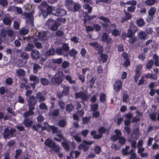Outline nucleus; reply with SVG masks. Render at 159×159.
<instances>
[{"label": "nucleus", "instance_id": "f257e3e1", "mask_svg": "<svg viewBox=\"0 0 159 159\" xmlns=\"http://www.w3.org/2000/svg\"><path fill=\"white\" fill-rule=\"evenodd\" d=\"M45 145L49 148L51 150H49L54 151L56 153L60 152V148L56 144V143L49 138L47 139L44 143Z\"/></svg>", "mask_w": 159, "mask_h": 159}, {"label": "nucleus", "instance_id": "f03ea898", "mask_svg": "<svg viewBox=\"0 0 159 159\" xmlns=\"http://www.w3.org/2000/svg\"><path fill=\"white\" fill-rule=\"evenodd\" d=\"M66 14V11L61 7H54V15L58 17H62L65 16Z\"/></svg>", "mask_w": 159, "mask_h": 159}, {"label": "nucleus", "instance_id": "7ed1b4c3", "mask_svg": "<svg viewBox=\"0 0 159 159\" xmlns=\"http://www.w3.org/2000/svg\"><path fill=\"white\" fill-rule=\"evenodd\" d=\"M16 129L13 128H11L10 130L8 128L5 129L3 133V137L6 139H10L13 137V134L16 132Z\"/></svg>", "mask_w": 159, "mask_h": 159}, {"label": "nucleus", "instance_id": "20e7f679", "mask_svg": "<svg viewBox=\"0 0 159 159\" xmlns=\"http://www.w3.org/2000/svg\"><path fill=\"white\" fill-rule=\"evenodd\" d=\"M93 143L92 141H88L86 140L83 141L82 143L80 144L78 147L79 150H82L84 152H86L89 150V145H91Z\"/></svg>", "mask_w": 159, "mask_h": 159}, {"label": "nucleus", "instance_id": "39448f33", "mask_svg": "<svg viewBox=\"0 0 159 159\" xmlns=\"http://www.w3.org/2000/svg\"><path fill=\"white\" fill-rule=\"evenodd\" d=\"M75 97L76 99L81 98L82 100L84 101H87L88 100V95L84 92L80 91L75 94Z\"/></svg>", "mask_w": 159, "mask_h": 159}, {"label": "nucleus", "instance_id": "423d86ee", "mask_svg": "<svg viewBox=\"0 0 159 159\" xmlns=\"http://www.w3.org/2000/svg\"><path fill=\"white\" fill-rule=\"evenodd\" d=\"M37 102V100L34 96L33 95L30 97L28 102L29 107L35 108Z\"/></svg>", "mask_w": 159, "mask_h": 159}, {"label": "nucleus", "instance_id": "0eeeda50", "mask_svg": "<svg viewBox=\"0 0 159 159\" xmlns=\"http://www.w3.org/2000/svg\"><path fill=\"white\" fill-rule=\"evenodd\" d=\"M99 19L102 20L105 23L102 24V27L105 28H107L109 27V23L110 21L109 19L103 16H101L99 17Z\"/></svg>", "mask_w": 159, "mask_h": 159}, {"label": "nucleus", "instance_id": "6e6552de", "mask_svg": "<svg viewBox=\"0 0 159 159\" xmlns=\"http://www.w3.org/2000/svg\"><path fill=\"white\" fill-rule=\"evenodd\" d=\"M89 44L92 47H93L96 50L98 51V54L103 52V48L100 44L97 43H90Z\"/></svg>", "mask_w": 159, "mask_h": 159}, {"label": "nucleus", "instance_id": "1a4fd4ad", "mask_svg": "<svg viewBox=\"0 0 159 159\" xmlns=\"http://www.w3.org/2000/svg\"><path fill=\"white\" fill-rule=\"evenodd\" d=\"M122 81L120 80H117L114 84L113 89L116 92H118L122 89Z\"/></svg>", "mask_w": 159, "mask_h": 159}, {"label": "nucleus", "instance_id": "9d476101", "mask_svg": "<svg viewBox=\"0 0 159 159\" xmlns=\"http://www.w3.org/2000/svg\"><path fill=\"white\" fill-rule=\"evenodd\" d=\"M102 39V41L106 43L107 44H108L112 42V39L108 37L107 34L106 33H103Z\"/></svg>", "mask_w": 159, "mask_h": 159}, {"label": "nucleus", "instance_id": "9b49d317", "mask_svg": "<svg viewBox=\"0 0 159 159\" xmlns=\"http://www.w3.org/2000/svg\"><path fill=\"white\" fill-rule=\"evenodd\" d=\"M138 29L137 27L133 30L132 27H130L127 31V37L130 38L133 37L135 34L136 32L137 31Z\"/></svg>", "mask_w": 159, "mask_h": 159}, {"label": "nucleus", "instance_id": "f8f14e48", "mask_svg": "<svg viewBox=\"0 0 159 159\" xmlns=\"http://www.w3.org/2000/svg\"><path fill=\"white\" fill-rule=\"evenodd\" d=\"M31 56L32 59L37 60L40 57L39 51L36 49L32 50L31 52Z\"/></svg>", "mask_w": 159, "mask_h": 159}, {"label": "nucleus", "instance_id": "ddd939ff", "mask_svg": "<svg viewBox=\"0 0 159 159\" xmlns=\"http://www.w3.org/2000/svg\"><path fill=\"white\" fill-rule=\"evenodd\" d=\"M62 73H59L56 75L54 78V80L55 82L57 84H60L62 81Z\"/></svg>", "mask_w": 159, "mask_h": 159}, {"label": "nucleus", "instance_id": "4468645a", "mask_svg": "<svg viewBox=\"0 0 159 159\" xmlns=\"http://www.w3.org/2000/svg\"><path fill=\"white\" fill-rule=\"evenodd\" d=\"M36 98L39 102H44L46 100L45 96L41 92H39L36 93Z\"/></svg>", "mask_w": 159, "mask_h": 159}, {"label": "nucleus", "instance_id": "2eb2a0df", "mask_svg": "<svg viewBox=\"0 0 159 159\" xmlns=\"http://www.w3.org/2000/svg\"><path fill=\"white\" fill-rule=\"evenodd\" d=\"M34 109L35 108H34V107H29V111H27L24 113V116L26 118L30 116L33 115L34 114V112L33 110H34Z\"/></svg>", "mask_w": 159, "mask_h": 159}, {"label": "nucleus", "instance_id": "dca6fc26", "mask_svg": "<svg viewBox=\"0 0 159 159\" xmlns=\"http://www.w3.org/2000/svg\"><path fill=\"white\" fill-rule=\"evenodd\" d=\"M141 74V70L139 68L138 66H137L135 70V75L134 76V79L135 82H137L140 77Z\"/></svg>", "mask_w": 159, "mask_h": 159}, {"label": "nucleus", "instance_id": "f3484780", "mask_svg": "<svg viewBox=\"0 0 159 159\" xmlns=\"http://www.w3.org/2000/svg\"><path fill=\"white\" fill-rule=\"evenodd\" d=\"M33 123V121L28 118H25L24 120L23 123L26 127H30Z\"/></svg>", "mask_w": 159, "mask_h": 159}, {"label": "nucleus", "instance_id": "a211bd4d", "mask_svg": "<svg viewBox=\"0 0 159 159\" xmlns=\"http://www.w3.org/2000/svg\"><path fill=\"white\" fill-rule=\"evenodd\" d=\"M55 51L52 48H50L49 50L47 51L45 53L46 57H49L55 54Z\"/></svg>", "mask_w": 159, "mask_h": 159}, {"label": "nucleus", "instance_id": "6ab92c4d", "mask_svg": "<svg viewBox=\"0 0 159 159\" xmlns=\"http://www.w3.org/2000/svg\"><path fill=\"white\" fill-rule=\"evenodd\" d=\"M59 113V110L58 109H54L53 111H51L49 113V115L53 117H55L58 116Z\"/></svg>", "mask_w": 159, "mask_h": 159}, {"label": "nucleus", "instance_id": "aec40b11", "mask_svg": "<svg viewBox=\"0 0 159 159\" xmlns=\"http://www.w3.org/2000/svg\"><path fill=\"white\" fill-rule=\"evenodd\" d=\"M60 25V24L58 23L56 20L55 22L52 25L50 28V30L52 31H56Z\"/></svg>", "mask_w": 159, "mask_h": 159}, {"label": "nucleus", "instance_id": "412c9836", "mask_svg": "<svg viewBox=\"0 0 159 159\" xmlns=\"http://www.w3.org/2000/svg\"><path fill=\"white\" fill-rule=\"evenodd\" d=\"M65 78L70 84H75L76 83V80H72V78L70 75H66L65 77Z\"/></svg>", "mask_w": 159, "mask_h": 159}, {"label": "nucleus", "instance_id": "4be33fe9", "mask_svg": "<svg viewBox=\"0 0 159 159\" xmlns=\"http://www.w3.org/2000/svg\"><path fill=\"white\" fill-rule=\"evenodd\" d=\"M63 50L62 48L61 47L57 48L56 50V52L58 55H63L64 56L67 57L68 56V53H67L66 54H64L63 52Z\"/></svg>", "mask_w": 159, "mask_h": 159}, {"label": "nucleus", "instance_id": "5701e85b", "mask_svg": "<svg viewBox=\"0 0 159 159\" xmlns=\"http://www.w3.org/2000/svg\"><path fill=\"white\" fill-rule=\"evenodd\" d=\"M16 73L18 77H21L24 76L25 74V71L24 70L20 68L16 70Z\"/></svg>", "mask_w": 159, "mask_h": 159}, {"label": "nucleus", "instance_id": "b1692460", "mask_svg": "<svg viewBox=\"0 0 159 159\" xmlns=\"http://www.w3.org/2000/svg\"><path fill=\"white\" fill-rule=\"evenodd\" d=\"M145 77L147 79H152L154 80H156L157 78V76L156 74H151L149 73L145 74Z\"/></svg>", "mask_w": 159, "mask_h": 159}, {"label": "nucleus", "instance_id": "393cba45", "mask_svg": "<svg viewBox=\"0 0 159 159\" xmlns=\"http://www.w3.org/2000/svg\"><path fill=\"white\" fill-rule=\"evenodd\" d=\"M98 54H100V57L101 60L103 63L107 61L108 58V56L106 54H103L102 52H100Z\"/></svg>", "mask_w": 159, "mask_h": 159}, {"label": "nucleus", "instance_id": "a878e982", "mask_svg": "<svg viewBox=\"0 0 159 159\" xmlns=\"http://www.w3.org/2000/svg\"><path fill=\"white\" fill-rule=\"evenodd\" d=\"M136 24L139 27H142L144 25L145 23L143 19L141 18L137 20Z\"/></svg>", "mask_w": 159, "mask_h": 159}, {"label": "nucleus", "instance_id": "bb28decb", "mask_svg": "<svg viewBox=\"0 0 159 159\" xmlns=\"http://www.w3.org/2000/svg\"><path fill=\"white\" fill-rule=\"evenodd\" d=\"M62 58L61 57L57 59L53 58L52 59V62L53 64L60 65L62 63Z\"/></svg>", "mask_w": 159, "mask_h": 159}, {"label": "nucleus", "instance_id": "cd10ccee", "mask_svg": "<svg viewBox=\"0 0 159 159\" xmlns=\"http://www.w3.org/2000/svg\"><path fill=\"white\" fill-rule=\"evenodd\" d=\"M47 33L46 31H43L39 33L38 34V38L41 40H44L46 36Z\"/></svg>", "mask_w": 159, "mask_h": 159}, {"label": "nucleus", "instance_id": "c85d7f7f", "mask_svg": "<svg viewBox=\"0 0 159 159\" xmlns=\"http://www.w3.org/2000/svg\"><path fill=\"white\" fill-rule=\"evenodd\" d=\"M34 47L33 44L29 43L27 44L25 48V50L26 52H30L32 50Z\"/></svg>", "mask_w": 159, "mask_h": 159}, {"label": "nucleus", "instance_id": "c756f323", "mask_svg": "<svg viewBox=\"0 0 159 159\" xmlns=\"http://www.w3.org/2000/svg\"><path fill=\"white\" fill-rule=\"evenodd\" d=\"M78 53V52L74 48H72L69 51L68 54L71 57H75Z\"/></svg>", "mask_w": 159, "mask_h": 159}, {"label": "nucleus", "instance_id": "7c9ffc66", "mask_svg": "<svg viewBox=\"0 0 159 159\" xmlns=\"http://www.w3.org/2000/svg\"><path fill=\"white\" fill-rule=\"evenodd\" d=\"M74 106L71 104H67L66 106V111L68 112L72 111L74 109Z\"/></svg>", "mask_w": 159, "mask_h": 159}, {"label": "nucleus", "instance_id": "2f4dec72", "mask_svg": "<svg viewBox=\"0 0 159 159\" xmlns=\"http://www.w3.org/2000/svg\"><path fill=\"white\" fill-rule=\"evenodd\" d=\"M33 72L34 73H37L38 70H40L41 67L39 64L35 63L33 65Z\"/></svg>", "mask_w": 159, "mask_h": 159}, {"label": "nucleus", "instance_id": "473e14b6", "mask_svg": "<svg viewBox=\"0 0 159 159\" xmlns=\"http://www.w3.org/2000/svg\"><path fill=\"white\" fill-rule=\"evenodd\" d=\"M63 90L62 91L63 93L65 95H68L69 92L70 87L69 86L66 87V85H63Z\"/></svg>", "mask_w": 159, "mask_h": 159}, {"label": "nucleus", "instance_id": "72a5a7b5", "mask_svg": "<svg viewBox=\"0 0 159 159\" xmlns=\"http://www.w3.org/2000/svg\"><path fill=\"white\" fill-rule=\"evenodd\" d=\"M48 128L49 129L52 130V132L53 134L57 133L58 130V127H55L53 125H48Z\"/></svg>", "mask_w": 159, "mask_h": 159}, {"label": "nucleus", "instance_id": "f704fd0d", "mask_svg": "<svg viewBox=\"0 0 159 159\" xmlns=\"http://www.w3.org/2000/svg\"><path fill=\"white\" fill-rule=\"evenodd\" d=\"M83 7L84 9L87 10L89 13H91L92 10V7L87 4H85L83 5Z\"/></svg>", "mask_w": 159, "mask_h": 159}, {"label": "nucleus", "instance_id": "c9c22d12", "mask_svg": "<svg viewBox=\"0 0 159 159\" xmlns=\"http://www.w3.org/2000/svg\"><path fill=\"white\" fill-rule=\"evenodd\" d=\"M40 81L41 83L44 86L48 85L49 83L48 80L45 78H41Z\"/></svg>", "mask_w": 159, "mask_h": 159}, {"label": "nucleus", "instance_id": "e433bc0d", "mask_svg": "<svg viewBox=\"0 0 159 159\" xmlns=\"http://www.w3.org/2000/svg\"><path fill=\"white\" fill-rule=\"evenodd\" d=\"M65 52H67L69 50L70 47L66 43H63L61 48Z\"/></svg>", "mask_w": 159, "mask_h": 159}, {"label": "nucleus", "instance_id": "4c0bfd02", "mask_svg": "<svg viewBox=\"0 0 159 159\" xmlns=\"http://www.w3.org/2000/svg\"><path fill=\"white\" fill-rule=\"evenodd\" d=\"M156 9L154 7H151L148 11V15L149 16H153L156 11Z\"/></svg>", "mask_w": 159, "mask_h": 159}, {"label": "nucleus", "instance_id": "58836bf2", "mask_svg": "<svg viewBox=\"0 0 159 159\" xmlns=\"http://www.w3.org/2000/svg\"><path fill=\"white\" fill-rule=\"evenodd\" d=\"M3 21L5 25H7L11 24V21L10 18L8 17H5L3 19Z\"/></svg>", "mask_w": 159, "mask_h": 159}, {"label": "nucleus", "instance_id": "ea45409f", "mask_svg": "<svg viewBox=\"0 0 159 159\" xmlns=\"http://www.w3.org/2000/svg\"><path fill=\"white\" fill-rule=\"evenodd\" d=\"M91 116H89L87 117H83L82 119V123L84 124H85L90 121L91 118Z\"/></svg>", "mask_w": 159, "mask_h": 159}, {"label": "nucleus", "instance_id": "a19ab883", "mask_svg": "<svg viewBox=\"0 0 159 159\" xmlns=\"http://www.w3.org/2000/svg\"><path fill=\"white\" fill-rule=\"evenodd\" d=\"M54 7L51 6H48L47 8V11L49 14H52L53 15Z\"/></svg>", "mask_w": 159, "mask_h": 159}, {"label": "nucleus", "instance_id": "79ce46f5", "mask_svg": "<svg viewBox=\"0 0 159 159\" xmlns=\"http://www.w3.org/2000/svg\"><path fill=\"white\" fill-rule=\"evenodd\" d=\"M139 38L141 39H144L146 37V34L144 31H140L138 34Z\"/></svg>", "mask_w": 159, "mask_h": 159}, {"label": "nucleus", "instance_id": "37998d69", "mask_svg": "<svg viewBox=\"0 0 159 159\" xmlns=\"http://www.w3.org/2000/svg\"><path fill=\"white\" fill-rule=\"evenodd\" d=\"M81 7V6L80 4L75 3L74 5V10L75 12L79 11Z\"/></svg>", "mask_w": 159, "mask_h": 159}, {"label": "nucleus", "instance_id": "c03bdc74", "mask_svg": "<svg viewBox=\"0 0 159 159\" xmlns=\"http://www.w3.org/2000/svg\"><path fill=\"white\" fill-rule=\"evenodd\" d=\"M153 64V61L152 60H150L149 61L146 65V67L147 69H151Z\"/></svg>", "mask_w": 159, "mask_h": 159}, {"label": "nucleus", "instance_id": "a18cd8bd", "mask_svg": "<svg viewBox=\"0 0 159 159\" xmlns=\"http://www.w3.org/2000/svg\"><path fill=\"white\" fill-rule=\"evenodd\" d=\"M20 57L23 60H27L29 58L28 54L25 52H22L20 53Z\"/></svg>", "mask_w": 159, "mask_h": 159}, {"label": "nucleus", "instance_id": "49530a36", "mask_svg": "<svg viewBox=\"0 0 159 159\" xmlns=\"http://www.w3.org/2000/svg\"><path fill=\"white\" fill-rule=\"evenodd\" d=\"M58 124L60 127H64L66 125V122L65 120H61L59 121Z\"/></svg>", "mask_w": 159, "mask_h": 159}, {"label": "nucleus", "instance_id": "de8ad7c7", "mask_svg": "<svg viewBox=\"0 0 159 159\" xmlns=\"http://www.w3.org/2000/svg\"><path fill=\"white\" fill-rule=\"evenodd\" d=\"M93 30L95 31L98 32L101 30V27L98 24H94L93 25Z\"/></svg>", "mask_w": 159, "mask_h": 159}, {"label": "nucleus", "instance_id": "09e8293b", "mask_svg": "<svg viewBox=\"0 0 159 159\" xmlns=\"http://www.w3.org/2000/svg\"><path fill=\"white\" fill-rule=\"evenodd\" d=\"M106 131V129L103 127H100L98 129V132L101 135L105 133Z\"/></svg>", "mask_w": 159, "mask_h": 159}, {"label": "nucleus", "instance_id": "8fccbe9b", "mask_svg": "<svg viewBox=\"0 0 159 159\" xmlns=\"http://www.w3.org/2000/svg\"><path fill=\"white\" fill-rule=\"evenodd\" d=\"M23 18L26 19L29 18L30 20V18L31 17L32 15L31 13L26 12H24L22 14Z\"/></svg>", "mask_w": 159, "mask_h": 159}, {"label": "nucleus", "instance_id": "3c124183", "mask_svg": "<svg viewBox=\"0 0 159 159\" xmlns=\"http://www.w3.org/2000/svg\"><path fill=\"white\" fill-rule=\"evenodd\" d=\"M61 144L63 148L66 151H68L69 150L70 146L67 143L65 142H63L61 143Z\"/></svg>", "mask_w": 159, "mask_h": 159}, {"label": "nucleus", "instance_id": "603ef678", "mask_svg": "<svg viewBox=\"0 0 159 159\" xmlns=\"http://www.w3.org/2000/svg\"><path fill=\"white\" fill-rule=\"evenodd\" d=\"M13 82V79L10 78H8L6 79L5 83L7 85H11Z\"/></svg>", "mask_w": 159, "mask_h": 159}, {"label": "nucleus", "instance_id": "864d4df0", "mask_svg": "<svg viewBox=\"0 0 159 159\" xmlns=\"http://www.w3.org/2000/svg\"><path fill=\"white\" fill-rule=\"evenodd\" d=\"M39 105V108L42 110H47L48 109V107L46 104L45 103L42 102Z\"/></svg>", "mask_w": 159, "mask_h": 159}, {"label": "nucleus", "instance_id": "5fc2aeb1", "mask_svg": "<svg viewBox=\"0 0 159 159\" xmlns=\"http://www.w3.org/2000/svg\"><path fill=\"white\" fill-rule=\"evenodd\" d=\"M94 151L96 154H99L101 152V149L99 146H96L94 148Z\"/></svg>", "mask_w": 159, "mask_h": 159}, {"label": "nucleus", "instance_id": "6e6d98bb", "mask_svg": "<svg viewBox=\"0 0 159 159\" xmlns=\"http://www.w3.org/2000/svg\"><path fill=\"white\" fill-rule=\"evenodd\" d=\"M58 105L61 110H63L64 109L65 104L62 100H59L58 101Z\"/></svg>", "mask_w": 159, "mask_h": 159}, {"label": "nucleus", "instance_id": "4d7b16f0", "mask_svg": "<svg viewBox=\"0 0 159 159\" xmlns=\"http://www.w3.org/2000/svg\"><path fill=\"white\" fill-rule=\"evenodd\" d=\"M8 2L7 0H0V5L4 7L7 6Z\"/></svg>", "mask_w": 159, "mask_h": 159}, {"label": "nucleus", "instance_id": "13d9d810", "mask_svg": "<svg viewBox=\"0 0 159 159\" xmlns=\"http://www.w3.org/2000/svg\"><path fill=\"white\" fill-rule=\"evenodd\" d=\"M44 118L41 114L39 115L37 118V121L38 123H41L44 120Z\"/></svg>", "mask_w": 159, "mask_h": 159}, {"label": "nucleus", "instance_id": "bf43d9fd", "mask_svg": "<svg viewBox=\"0 0 159 159\" xmlns=\"http://www.w3.org/2000/svg\"><path fill=\"white\" fill-rule=\"evenodd\" d=\"M111 34L115 36H116L120 35V32L117 29H114L112 31Z\"/></svg>", "mask_w": 159, "mask_h": 159}, {"label": "nucleus", "instance_id": "052dcab7", "mask_svg": "<svg viewBox=\"0 0 159 159\" xmlns=\"http://www.w3.org/2000/svg\"><path fill=\"white\" fill-rule=\"evenodd\" d=\"M41 14L44 18H47L48 16V14H49L47 11L46 12L45 10L43 9L41 10Z\"/></svg>", "mask_w": 159, "mask_h": 159}, {"label": "nucleus", "instance_id": "680f3d73", "mask_svg": "<svg viewBox=\"0 0 159 159\" xmlns=\"http://www.w3.org/2000/svg\"><path fill=\"white\" fill-rule=\"evenodd\" d=\"M106 95L104 93H102L100 96V101L102 102H104L106 100Z\"/></svg>", "mask_w": 159, "mask_h": 159}, {"label": "nucleus", "instance_id": "e2e57ef3", "mask_svg": "<svg viewBox=\"0 0 159 159\" xmlns=\"http://www.w3.org/2000/svg\"><path fill=\"white\" fill-rule=\"evenodd\" d=\"M29 30L26 29L21 30L20 31V34L21 35H25L29 33Z\"/></svg>", "mask_w": 159, "mask_h": 159}, {"label": "nucleus", "instance_id": "0e129e2a", "mask_svg": "<svg viewBox=\"0 0 159 159\" xmlns=\"http://www.w3.org/2000/svg\"><path fill=\"white\" fill-rule=\"evenodd\" d=\"M56 21L58 23L60 24V25L62 23H65L66 21L65 18H59L57 19Z\"/></svg>", "mask_w": 159, "mask_h": 159}, {"label": "nucleus", "instance_id": "69168bd1", "mask_svg": "<svg viewBox=\"0 0 159 159\" xmlns=\"http://www.w3.org/2000/svg\"><path fill=\"white\" fill-rule=\"evenodd\" d=\"M156 0H147L145 1L146 4L148 5L152 6L154 4Z\"/></svg>", "mask_w": 159, "mask_h": 159}, {"label": "nucleus", "instance_id": "338daca9", "mask_svg": "<svg viewBox=\"0 0 159 159\" xmlns=\"http://www.w3.org/2000/svg\"><path fill=\"white\" fill-rule=\"evenodd\" d=\"M70 65V63L66 61H64L62 63V67L64 69H66Z\"/></svg>", "mask_w": 159, "mask_h": 159}, {"label": "nucleus", "instance_id": "774afa93", "mask_svg": "<svg viewBox=\"0 0 159 159\" xmlns=\"http://www.w3.org/2000/svg\"><path fill=\"white\" fill-rule=\"evenodd\" d=\"M137 41V38L136 37H134L129 38L128 42L130 44H133Z\"/></svg>", "mask_w": 159, "mask_h": 159}]
</instances>
